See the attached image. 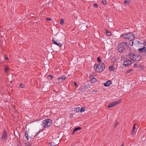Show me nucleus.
Returning <instances> with one entry per match:
<instances>
[{
  "instance_id": "9b49d317",
  "label": "nucleus",
  "mask_w": 146,
  "mask_h": 146,
  "mask_svg": "<svg viewBox=\"0 0 146 146\" xmlns=\"http://www.w3.org/2000/svg\"><path fill=\"white\" fill-rule=\"evenodd\" d=\"M97 81V79L94 78H92L90 80V83H95Z\"/></svg>"
},
{
  "instance_id": "dca6fc26",
  "label": "nucleus",
  "mask_w": 146,
  "mask_h": 146,
  "mask_svg": "<svg viewBox=\"0 0 146 146\" xmlns=\"http://www.w3.org/2000/svg\"><path fill=\"white\" fill-rule=\"evenodd\" d=\"M124 3L128 5H129L130 4V2L129 1V0H125L124 1Z\"/></svg>"
},
{
  "instance_id": "9d476101",
  "label": "nucleus",
  "mask_w": 146,
  "mask_h": 146,
  "mask_svg": "<svg viewBox=\"0 0 146 146\" xmlns=\"http://www.w3.org/2000/svg\"><path fill=\"white\" fill-rule=\"evenodd\" d=\"M139 51L140 52H144L146 53V48L144 47L142 48H140L138 49Z\"/></svg>"
},
{
  "instance_id": "a878e982",
  "label": "nucleus",
  "mask_w": 146,
  "mask_h": 146,
  "mask_svg": "<svg viewBox=\"0 0 146 146\" xmlns=\"http://www.w3.org/2000/svg\"><path fill=\"white\" fill-rule=\"evenodd\" d=\"M94 7L96 8H97L98 7V6L96 4H94Z\"/></svg>"
},
{
  "instance_id": "4468645a",
  "label": "nucleus",
  "mask_w": 146,
  "mask_h": 146,
  "mask_svg": "<svg viewBox=\"0 0 146 146\" xmlns=\"http://www.w3.org/2000/svg\"><path fill=\"white\" fill-rule=\"evenodd\" d=\"M9 69L10 68L9 67L7 66H6L5 68L4 71L5 72H8L9 71Z\"/></svg>"
},
{
  "instance_id": "bb28decb",
  "label": "nucleus",
  "mask_w": 146,
  "mask_h": 146,
  "mask_svg": "<svg viewBox=\"0 0 146 146\" xmlns=\"http://www.w3.org/2000/svg\"><path fill=\"white\" fill-rule=\"evenodd\" d=\"M102 3H103L105 5L106 4V2L105 1H102Z\"/></svg>"
},
{
  "instance_id": "c756f323",
  "label": "nucleus",
  "mask_w": 146,
  "mask_h": 146,
  "mask_svg": "<svg viewBox=\"0 0 146 146\" xmlns=\"http://www.w3.org/2000/svg\"><path fill=\"white\" fill-rule=\"evenodd\" d=\"M74 84L75 86L76 87H78V85L76 83V82H74Z\"/></svg>"
},
{
  "instance_id": "f257e3e1",
  "label": "nucleus",
  "mask_w": 146,
  "mask_h": 146,
  "mask_svg": "<svg viewBox=\"0 0 146 146\" xmlns=\"http://www.w3.org/2000/svg\"><path fill=\"white\" fill-rule=\"evenodd\" d=\"M126 58L123 61V66H127L130 65L136 61L140 60L141 57V55L135 54L132 52H129L128 55H126Z\"/></svg>"
},
{
  "instance_id": "72a5a7b5",
  "label": "nucleus",
  "mask_w": 146,
  "mask_h": 146,
  "mask_svg": "<svg viewBox=\"0 0 146 146\" xmlns=\"http://www.w3.org/2000/svg\"><path fill=\"white\" fill-rule=\"evenodd\" d=\"M133 70L132 69H131V70H128V73H129V72H130L131 71H132Z\"/></svg>"
},
{
  "instance_id": "f03ea898",
  "label": "nucleus",
  "mask_w": 146,
  "mask_h": 146,
  "mask_svg": "<svg viewBox=\"0 0 146 146\" xmlns=\"http://www.w3.org/2000/svg\"><path fill=\"white\" fill-rule=\"evenodd\" d=\"M105 68V65L102 63V64H95L94 67V70L97 72L101 73L103 71Z\"/></svg>"
},
{
  "instance_id": "473e14b6",
  "label": "nucleus",
  "mask_w": 146,
  "mask_h": 146,
  "mask_svg": "<svg viewBox=\"0 0 146 146\" xmlns=\"http://www.w3.org/2000/svg\"><path fill=\"white\" fill-rule=\"evenodd\" d=\"M5 59L6 60H9V59L7 57H5Z\"/></svg>"
},
{
  "instance_id": "aec40b11",
  "label": "nucleus",
  "mask_w": 146,
  "mask_h": 146,
  "mask_svg": "<svg viewBox=\"0 0 146 146\" xmlns=\"http://www.w3.org/2000/svg\"><path fill=\"white\" fill-rule=\"evenodd\" d=\"M135 124L133 127V129L131 131L132 133H133L134 132H135Z\"/></svg>"
},
{
  "instance_id": "39448f33",
  "label": "nucleus",
  "mask_w": 146,
  "mask_h": 146,
  "mask_svg": "<svg viewBox=\"0 0 146 146\" xmlns=\"http://www.w3.org/2000/svg\"><path fill=\"white\" fill-rule=\"evenodd\" d=\"M52 120L50 119H46L42 121V125L44 127H48L52 125Z\"/></svg>"
},
{
  "instance_id": "b1692460",
  "label": "nucleus",
  "mask_w": 146,
  "mask_h": 146,
  "mask_svg": "<svg viewBox=\"0 0 146 146\" xmlns=\"http://www.w3.org/2000/svg\"><path fill=\"white\" fill-rule=\"evenodd\" d=\"M80 111L81 112H83L85 111V109L84 108H82L80 109Z\"/></svg>"
},
{
  "instance_id": "f704fd0d",
  "label": "nucleus",
  "mask_w": 146,
  "mask_h": 146,
  "mask_svg": "<svg viewBox=\"0 0 146 146\" xmlns=\"http://www.w3.org/2000/svg\"><path fill=\"white\" fill-rule=\"evenodd\" d=\"M51 19L50 18H47V20H48V21H50V20H51Z\"/></svg>"
},
{
  "instance_id": "ddd939ff",
  "label": "nucleus",
  "mask_w": 146,
  "mask_h": 146,
  "mask_svg": "<svg viewBox=\"0 0 146 146\" xmlns=\"http://www.w3.org/2000/svg\"><path fill=\"white\" fill-rule=\"evenodd\" d=\"M66 78V77L65 75H63L59 78V79H61L62 80H65Z\"/></svg>"
},
{
  "instance_id": "0eeeda50",
  "label": "nucleus",
  "mask_w": 146,
  "mask_h": 146,
  "mask_svg": "<svg viewBox=\"0 0 146 146\" xmlns=\"http://www.w3.org/2000/svg\"><path fill=\"white\" fill-rule=\"evenodd\" d=\"M8 134L5 131V129H4V131L2 135L1 139L2 140H3V141H5L7 138V137Z\"/></svg>"
},
{
  "instance_id": "cd10ccee",
  "label": "nucleus",
  "mask_w": 146,
  "mask_h": 146,
  "mask_svg": "<svg viewBox=\"0 0 146 146\" xmlns=\"http://www.w3.org/2000/svg\"><path fill=\"white\" fill-rule=\"evenodd\" d=\"M118 123L119 122L118 121L116 122V124H115L114 125L115 127H116L117 126V125L118 124Z\"/></svg>"
},
{
  "instance_id": "e433bc0d",
  "label": "nucleus",
  "mask_w": 146,
  "mask_h": 146,
  "mask_svg": "<svg viewBox=\"0 0 146 146\" xmlns=\"http://www.w3.org/2000/svg\"><path fill=\"white\" fill-rule=\"evenodd\" d=\"M123 145H124V144L122 143V145L121 146H123Z\"/></svg>"
},
{
  "instance_id": "2f4dec72",
  "label": "nucleus",
  "mask_w": 146,
  "mask_h": 146,
  "mask_svg": "<svg viewBox=\"0 0 146 146\" xmlns=\"http://www.w3.org/2000/svg\"><path fill=\"white\" fill-rule=\"evenodd\" d=\"M20 87L21 88H22L23 87V84H20L19 85Z\"/></svg>"
},
{
  "instance_id": "423d86ee",
  "label": "nucleus",
  "mask_w": 146,
  "mask_h": 146,
  "mask_svg": "<svg viewBox=\"0 0 146 146\" xmlns=\"http://www.w3.org/2000/svg\"><path fill=\"white\" fill-rule=\"evenodd\" d=\"M121 101V100H119L116 101L112 102H111L109 104L108 107L110 108L115 106L119 104Z\"/></svg>"
},
{
  "instance_id": "2eb2a0df",
  "label": "nucleus",
  "mask_w": 146,
  "mask_h": 146,
  "mask_svg": "<svg viewBox=\"0 0 146 146\" xmlns=\"http://www.w3.org/2000/svg\"><path fill=\"white\" fill-rule=\"evenodd\" d=\"M82 129V128L80 127H78L74 129L73 132L72 133V134H74V133L76 131H78V130H80Z\"/></svg>"
},
{
  "instance_id": "7c9ffc66",
  "label": "nucleus",
  "mask_w": 146,
  "mask_h": 146,
  "mask_svg": "<svg viewBox=\"0 0 146 146\" xmlns=\"http://www.w3.org/2000/svg\"><path fill=\"white\" fill-rule=\"evenodd\" d=\"M138 67H139L141 68H142L143 67V66L142 65H138Z\"/></svg>"
},
{
  "instance_id": "a211bd4d",
  "label": "nucleus",
  "mask_w": 146,
  "mask_h": 146,
  "mask_svg": "<svg viewBox=\"0 0 146 146\" xmlns=\"http://www.w3.org/2000/svg\"><path fill=\"white\" fill-rule=\"evenodd\" d=\"M80 108H77L74 109V111L77 112H79L80 111Z\"/></svg>"
},
{
  "instance_id": "5701e85b",
  "label": "nucleus",
  "mask_w": 146,
  "mask_h": 146,
  "mask_svg": "<svg viewBox=\"0 0 146 146\" xmlns=\"http://www.w3.org/2000/svg\"><path fill=\"white\" fill-rule=\"evenodd\" d=\"M106 33L107 35H110L111 34V33L109 32L108 30L106 31Z\"/></svg>"
},
{
  "instance_id": "6ab92c4d",
  "label": "nucleus",
  "mask_w": 146,
  "mask_h": 146,
  "mask_svg": "<svg viewBox=\"0 0 146 146\" xmlns=\"http://www.w3.org/2000/svg\"><path fill=\"white\" fill-rule=\"evenodd\" d=\"M25 136L26 137V138L28 139H29V137L28 134V132L27 131H25Z\"/></svg>"
},
{
  "instance_id": "7ed1b4c3",
  "label": "nucleus",
  "mask_w": 146,
  "mask_h": 146,
  "mask_svg": "<svg viewBox=\"0 0 146 146\" xmlns=\"http://www.w3.org/2000/svg\"><path fill=\"white\" fill-rule=\"evenodd\" d=\"M120 37L129 40H133L135 37L134 34L131 33L123 34L121 35Z\"/></svg>"
},
{
  "instance_id": "4c0bfd02",
  "label": "nucleus",
  "mask_w": 146,
  "mask_h": 146,
  "mask_svg": "<svg viewBox=\"0 0 146 146\" xmlns=\"http://www.w3.org/2000/svg\"><path fill=\"white\" fill-rule=\"evenodd\" d=\"M137 41L138 42H139L138 41Z\"/></svg>"
},
{
  "instance_id": "393cba45",
  "label": "nucleus",
  "mask_w": 146,
  "mask_h": 146,
  "mask_svg": "<svg viewBox=\"0 0 146 146\" xmlns=\"http://www.w3.org/2000/svg\"><path fill=\"white\" fill-rule=\"evenodd\" d=\"M97 59L98 62H100L101 61V59L100 57H98Z\"/></svg>"
},
{
  "instance_id": "f3484780",
  "label": "nucleus",
  "mask_w": 146,
  "mask_h": 146,
  "mask_svg": "<svg viewBox=\"0 0 146 146\" xmlns=\"http://www.w3.org/2000/svg\"><path fill=\"white\" fill-rule=\"evenodd\" d=\"M114 68H115L113 66H111L109 67V69L110 71H113Z\"/></svg>"
},
{
  "instance_id": "c9c22d12",
  "label": "nucleus",
  "mask_w": 146,
  "mask_h": 146,
  "mask_svg": "<svg viewBox=\"0 0 146 146\" xmlns=\"http://www.w3.org/2000/svg\"><path fill=\"white\" fill-rule=\"evenodd\" d=\"M48 76V77H50V78H51L50 79H52V76H50V75H49V76Z\"/></svg>"
},
{
  "instance_id": "412c9836",
  "label": "nucleus",
  "mask_w": 146,
  "mask_h": 146,
  "mask_svg": "<svg viewBox=\"0 0 146 146\" xmlns=\"http://www.w3.org/2000/svg\"><path fill=\"white\" fill-rule=\"evenodd\" d=\"M130 42H129V45L131 46H132L133 45V40H129Z\"/></svg>"
},
{
  "instance_id": "4be33fe9",
  "label": "nucleus",
  "mask_w": 146,
  "mask_h": 146,
  "mask_svg": "<svg viewBox=\"0 0 146 146\" xmlns=\"http://www.w3.org/2000/svg\"><path fill=\"white\" fill-rule=\"evenodd\" d=\"M64 23V20L63 19H61L60 20V23L61 25H62Z\"/></svg>"
},
{
  "instance_id": "f8f14e48",
  "label": "nucleus",
  "mask_w": 146,
  "mask_h": 146,
  "mask_svg": "<svg viewBox=\"0 0 146 146\" xmlns=\"http://www.w3.org/2000/svg\"><path fill=\"white\" fill-rule=\"evenodd\" d=\"M56 144L54 142H51L49 143L48 146H56Z\"/></svg>"
},
{
  "instance_id": "c85d7f7f",
  "label": "nucleus",
  "mask_w": 146,
  "mask_h": 146,
  "mask_svg": "<svg viewBox=\"0 0 146 146\" xmlns=\"http://www.w3.org/2000/svg\"><path fill=\"white\" fill-rule=\"evenodd\" d=\"M138 65L137 64H134V68H137V67H138Z\"/></svg>"
},
{
  "instance_id": "6e6552de",
  "label": "nucleus",
  "mask_w": 146,
  "mask_h": 146,
  "mask_svg": "<svg viewBox=\"0 0 146 146\" xmlns=\"http://www.w3.org/2000/svg\"><path fill=\"white\" fill-rule=\"evenodd\" d=\"M53 43L56 45L58 46L59 47H61L62 46L61 44L59 43V41L56 40H55L53 39L52 40Z\"/></svg>"
},
{
  "instance_id": "20e7f679",
  "label": "nucleus",
  "mask_w": 146,
  "mask_h": 146,
  "mask_svg": "<svg viewBox=\"0 0 146 146\" xmlns=\"http://www.w3.org/2000/svg\"><path fill=\"white\" fill-rule=\"evenodd\" d=\"M127 46L126 42H121L119 43L118 46V51L121 53L124 52L125 50V47Z\"/></svg>"
},
{
  "instance_id": "1a4fd4ad",
  "label": "nucleus",
  "mask_w": 146,
  "mask_h": 146,
  "mask_svg": "<svg viewBox=\"0 0 146 146\" xmlns=\"http://www.w3.org/2000/svg\"><path fill=\"white\" fill-rule=\"evenodd\" d=\"M111 83L112 82L111 80H108L104 84V85L105 86H109L111 84Z\"/></svg>"
}]
</instances>
